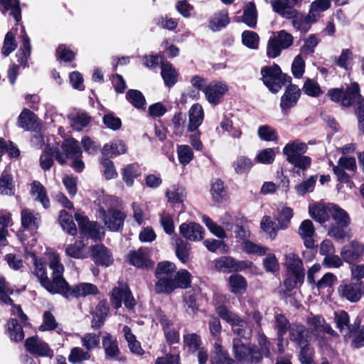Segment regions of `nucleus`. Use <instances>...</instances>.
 <instances>
[{
	"instance_id": "1",
	"label": "nucleus",
	"mask_w": 364,
	"mask_h": 364,
	"mask_svg": "<svg viewBox=\"0 0 364 364\" xmlns=\"http://www.w3.org/2000/svg\"><path fill=\"white\" fill-rule=\"evenodd\" d=\"M23 243L26 255L32 258V262L35 266L33 274L41 286L52 294L62 292L63 289L61 285L62 284H65V279L63 277L64 267L60 262L58 254L54 252H49L47 254L49 267L52 270V279H50L47 274L46 264L41 259H38L36 257L38 252L36 249H33L36 243V239L33 237L27 243L25 242H23Z\"/></svg>"
},
{
	"instance_id": "2",
	"label": "nucleus",
	"mask_w": 364,
	"mask_h": 364,
	"mask_svg": "<svg viewBox=\"0 0 364 364\" xmlns=\"http://www.w3.org/2000/svg\"><path fill=\"white\" fill-rule=\"evenodd\" d=\"M155 274L158 279L156 293H171L177 288H187L191 284V274L186 269L176 272V265L168 261L159 262Z\"/></svg>"
},
{
	"instance_id": "3",
	"label": "nucleus",
	"mask_w": 364,
	"mask_h": 364,
	"mask_svg": "<svg viewBox=\"0 0 364 364\" xmlns=\"http://www.w3.org/2000/svg\"><path fill=\"white\" fill-rule=\"evenodd\" d=\"M218 315L227 323L231 325L234 334L243 338H248L251 335V330L247 328V322L237 314L230 311L224 305L215 306Z\"/></svg>"
},
{
	"instance_id": "4",
	"label": "nucleus",
	"mask_w": 364,
	"mask_h": 364,
	"mask_svg": "<svg viewBox=\"0 0 364 364\" xmlns=\"http://www.w3.org/2000/svg\"><path fill=\"white\" fill-rule=\"evenodd\" d=\"M327 95L333 102H340L343 107H346L356 103L362 97L357 82H352L346 87L345 92L339 88H331L328 91Z\"/></svg>"
},
{
	"instance_id": "5",
	"label": "nucleus",
	"mask_w": 364,
	"mask_h": 364,
	"mask_svg": "<svg viewBox=\"0 0 364 364\" xmlns=\"http://www.w3.org/2000/svg\"><path fill=\"white\" fill-rule=\"evenodd\" d=\"M293 43L294 37L291 33L284 30L279 31L269 39L267 54L269 58H277L282 50L289 48Z\"/></svg>"
},
{
	"instance_id": "6",
	"label": "nucleus",
	"mask_w": 364,
	"mask_h": 364,
	"mask_svg": "<svg viewBox=\"0 0 364 364\" xmlns=\"http://www.w3.org/2000/svg\"><path fill=\"white\" fill-rule=\"evenodd\" d=\"M262 80L269 91L277 93L284 84V75L279 65L264 67L261 70Z\"/></svg>"
},
{
	"instance_id": "7",
	"label": "nucleus",
	"mask_w": 364,
	"mask_h": 364,
	"mask_svg": "<svg viewBox=\"0 0 364 364\" xmlns=\"http://www.w3.org/2000/svg\"><path fill=\"white\" fill-rule=\"evenodd\" d=\"M232 353L239 361L257 363L261 359V353L255 346H246L237 338L232 341Z\"/></svg>"
},
{
	"instance_id": "8",
	"label": "nucleus",
	"mask_w": 364,
	"mask_h": 364,
	"mask_svg": "<svg viewBox=\"0 0 364 364\" xmlns=\"http://www.w3.org/2000/svg\"><path fill=\"white\" fill-rule=\"evenodd\" d=\"M14 293V288L6 281L3 276H0V301L6 305H11V314L18 316L25 326L28 320L27 316L23 312L19 305L13 304L10 295Z\"/></svg>"
},
{
	"instance_id": "9",
	"label": "nucleus",
	"mask_w": 364,
	"mask_h": 364,
	"mask_svg": "<svg viewBox=\"0 0 364 364\" xmlns=\"http://www.w3.org/2000/svg\"><path fill=\"white\" fill-rule=\"evenodd\" d=\"M215 269L220 272L230 273L232 272L242 271L250 268L252 262L245 260L238 261L230 256H223L213 261Z\"/></svg>"
},
{
	"instance_id": "10",
	"label": "nucleus",
	"mask_w": 364,
	"mask_h": 364,
	"mask_svg": "<svg viewBox=\"0 0 364 364\" xmlns=\"http://www.w3.org/2000/svg\"><path fill=\"white\" fill-rule=\"evenodd\" d=\"M110 301L116 309L122 306V301L127 308L132 309L135 306V300L127 285L125 283L119 282L111 294Z\"/></svg>"
},
{
	"instance_id": "11",
	"label": "nucleus",
	"mask_w": 364,
	"mask_h": 364,
	"mask_svg": "<svg viewBox=\"0 0 364 364\" xmlns=\"http://www.w3.org/2000/svg\"><path fill=\"white\" fill-rule=\"evenodd\" d=\"M63 291L58 292L66 298L73 296L75 298L85 297L90 295H95L98 293L97 286L91 283L82 282L70 287L68 283L65 280V284H63Z\"/></svg>"
},
{
	"instance_id": "12",
	"label": "nucleus",
	"mask_w": 364,
	"mask_h": 364,
	"mask_svg": "<svg viewBox=\"0 0 364 364\" xmlns=\"http://www.w3.org/2000/svg\"><path fill=\"white\" fill-rule=\"evenodd\" d=\"M334 320L336 323V327L339 329L341 333L346 341L350 338L352 335L358 331L360 324V321L358 318L355 319L353 323L350 324L349 316L348 313L344 311L336 312Z\"/></svg>"
},
{
	"instance_id": "13",
	"label": "nucleus",
	"mask_w": 364,
	"mask_h": 364,
	"mask_svg": "<svg viewBox=\"0 0 364 364\" xmlns=\"http://www.w3.org/2000/svg\"><path fill=\"white\" fill-rule=\"evenodd\" d=\"M228 91V85L225 82L213 80L206 85L203 93L210 104L216 105Z\"/></svg>"
},
{
	"instance_id": "14",
	"label": "nucleus",
	"mask_w": 364,
	"mask_h": 364,
	"mask_svg": "<svg viewBox=\"0 0 364 364\" xmlns=\"http://www.w3.org/2000/svg\"><path fill=\"white\" fill-rule=\"evenodd\" d=\"M61 149L63 153H60L58 148L56 152V160L60 164H65L69 158L73 159L82 156V150L79 142L73 138L64 140Z\"/></svg>"
},
{
	"instance_id": "15",
	"label": "nucleus",
	"mask_w": 364,
	"mask_h": 364,
	"mask_svg": "<svg viewBox=\"0 0 364 364\" xmlns=\"http://www.w3.org/2000/svg\"><path fill=\"white\" fill-rule=\"evenodd\" d=\"M24 345L26 350L36 356L51 358L53 355V350L48 344L38 336L28 338Z\"/></svg>"
},
{
	"instance_id": "16",
	"label": "nucleus",
	"mask_w": 364,
	"mask_h": 364,
	"mask_svg": "<svg viewBox=\"0 0 364 364\" xmlns=\"http://www.w3.org/2000/svg\"><path fill=\"white\" fill-rule=\"evenodd\" d=\"M100 217L109 230L118 231L122 228L126 215L117 209H110L107 214L103 208H100Z\"/></svg>"
},
{
	"instance_id": "17",
	"label": "nucleus",
	"mask_w": 364,
	"mask_h": 364,
	"mask_svg": "<svg viewBox=\"0 0 364 364\" xmlns=\"http://www.w3.org/2000/svg\"><path fill=\"white\" fill-rule=\"evenodd\" d=\"M75 218L80 229L81 235H87L95 240H98L102 237L100 233L101 227L96 222L89 221L87 216L80 213H75Z\"/></svg>"
},
{
	"instance_id": "18",
	"label": "nucleus",
	"mask_w": 364,
	"mask_h": 364,
	"mask_svg": "<svg viewBox=\"0 0 364 364\" xmlns=\"http://www.w3.org/2000/svg\"><path fill=\"white\" fill-rule=\"evenodd\" d=\"M340 253L346 262L353 264L360 261L364 253V245L356 241H352L343 246Z\"/></svg>"
},
{
	"instance_id": "19",
	"label": "nucleus",
	"mask_w": 364,
	"mask_h": 364,
	"mask_svg": "<svg viewBox=\"0 0 364 364\" xmlns=\"http://www.w3.org/2000/svg\"><path fill=\"white\" fill-rule=\"evenodd\" d=\"M301 96V90L298 86L290 85L281 97L280 107L282 112H287L294 107Z\"/></svg>"
},
{
	"instance_id": "20",
	"label": "nucleus",
	"mask_w": 364,
	"mask_h": 364,
	"mask_svg": "<svg viewBox=\"0 0 364 364\" xmlns=\"http://www.w3.org/2000/svg\"><path fill=\"white\" fill-rule=\"evenodd\" d=\"M149 253L147 248L141 247L137 250L129 252L128 259L129 262L135 267L150 268L153 267L154 263L149 259Z\"/></svg>"
},
{
	"instance_id": "21",
	"label": "nucleus",
	"mask_w": 364,
	"mask_h": 364,
	"mask_svg": "<svg viewBox=\"0 0 364 364\" xmlns=\"http://www.w3.org/2000/svg\"><path fill=\"white\" fill-rule=\"evenodd\" d=\"M179 231L183 237L191 241H199L203 238V228L195 223H182Z\"/></svg>"
},
{
	"instance_id": "22",
	"label": "nucleus",
	"mask_w": 364,
	"mask_h": 364,
	"mask_svg": "<svg viewBox=\"0 0 364 364\" xmlns=\"http://www.w3.org/2000/svg\"><path fill=\"white\" fill-rule=\"evenodd\" d=\"M91 256L96 264L109 266L112 262V256L108 249L104 245H97L91 247Z\"/></svg>"
},
{
	"instance_id": "23",
	"label": "nucleus",
	"mask_w": 364,
	"mask_h": 364,
	"mask_svg": "<svg viewBox=\"0 0 364 364\" xmlns=\"http://www.w3.org/2000/svg\"><path fill=\"white\" fill-rule=\"evenodd\" d=\"M315 230L313 223L310 220H305L299 225L298 233L304 240L306 248H313L315 245L314 239Z\"/></svg>"
},
{
	"instance_id": "24",
	"label": "nucleus",
	"mask_w": 364,
	"mask_h": 364,
	"mask_svg": "<svg viewBox=\"0 0 364 364\" xmlns=\"http://www.w3.org/2000/svg\"><path fill=\"white\" fill-rule=\"evenodd\" d=\"M307 149V145L305 143L295 140L287 143L282 151L287 157V161L289 162L299 155L305 154Z\"/></svg>"
},
{
	"instance_id": "25",
	"label": "nucleus",
	"mask_w": 364,
	"mask_h": 364,
	"mask_svg": "<svg viewBox=\"0 0 364 364\" xmlns=\"http://www.w3.org/2000/svg\"><path fill=\"white\" fill-rule=\"evenodd\" d=\"M102 347L105 353V358L107 360L117 358L120 350L117 338L109 333H105L102 340Z\"/></svg>"
},
{
	"instance_id": "26",
	"label": "nucleus",
	"mask_w": 364,
	"mask_h": 364,
	"mask_svg": "<svg viewBox=\"0 0 364 364\" xmlns=\"http://www.w3.org/2000/svg\"><path fill=\"white\" fill-rule=\"evenodd\" d=\"M309 213L314 220L323 223L329 219L330 203L328 205L322 203H313L309 206Z\"/></svg>"
},
{
	"instance_id": "27",
	"label": "nucleus",
	"mask_w": 364,
	"mask_h": 364,
	"mask_svg": "<svg viewBox=\"0 0 364 364\" xmlns=\"http://www.w3.org/2000/svg\"><path fill=\"white\" fill-rule=\"evenodd\" d=\"M339 295L351 302H356L361 297L360 287L358 284H343L338 289Z\"/></svg>"
},
{
	"instance_id": "28",
	"label": "nucleus",
	"mask_w": 364,
	"mask_h": 364,
	"mask_svg": "<svg viewBox=\"0 0 364 364\" xmlns=\"http://www.w3.org/2000/svg\"><path fill=\"white\" fill-rule=\"evenodd\" d=\"M271 5L273 10L284 18L289 19L294 16L293 0H272Z\"/></svg>"
},
{
	"instance_id": "29",
	"label": "nucleus",
	"mask_w": 364,
	"mask_h": 364,
	"mask_svg": "<svg viewBox=\"0 0 364 364\" xmlns=\"http://www.w3.org/2000/svg\"><path fill=\"white\" fill-rule=\"evenodd\" d=\"M285 266L289 274H296L299 278L304 275L303 262L299 257L293 252L286 255Z\"/></svg>"
},
{
	"instance_id": "30",
	"label": "nucleus",
	"mask_w": 364,
	"mask_h": 364,
	"mask_svg": "<svg viewBox=\"0 0 364 364\" xmlns=\"http://www.w3.org/2000/svg\"><path fill=\"white\" fill-rule=\"evenodd\" d=\"M18 122L21 128L26 130H36L40 127L37 116L28 109L21 112Z\"/></svg>"
},
{
	"instance_id": "31",
	"label": "nucleus",
	"mask_w": 364,
	"mask_h": 364,
	"mask_svg": "<svg viewBox=\"0 0 364 364\" xmlns=\"http://www.w3.org/2000/svg\"><path fill=\"white\" fill-rule=\"evenodd\" d=\"M189 124L188 129L190 132L196 131L202 124L204 119V112L202 106L198 103L194 104L188 111Z\"/></svg>"
},
{
	"instance_id": "32",
	"label": "nucleus",
	"mask_w": 364,
	"mask_h": 364,
	"mask_svg": "<svg viewBox=\"0 0 364 364\" xmlns=\"http://www.w3.org/2000/svg\"><path fill=\"white\" fill-rule=\"evenodd\" d=\"M289 338L293 342L302 345L311 338L309 330L299 324H293L289 328Z\"/></svg>"
},
{
	"instance_id": "33",
	"label": "nucleus",
	"mask_w": 364,
	"mask_h": 364,
	"mask_svg": "<svg viewBox=\"0 0 364 364\" xmlns=\"http://www.w3.org/2000/svg\"><path fill=\"white\" fill-rule=\"evenodd\" d=\"M22 47L18 50L16 58L18 63L23 68L27 66L28 59L31 55L30 38L23 27L21 29Z\"/></svg>"
},
{
	"instance_id": "34",
	"label": "nucleus",
	"mask_w": 364,
	"mask_h": 364,
	"mask_svg": "<svg viewBox=\"0 0 364 364\" xmlns=\"http://www.w3.org/2000/svg\"><path fill=\"white\" fill-rule=\"evenodd\" d=\"M165 196L169 203H182L186 198V191L183 186L176 183L166 189Z\"/></svg>"
},
{
	"instance_id": "35",
	"label": "nucleus",
	"mask_w": 364,
	"mask_h": 364,
	"mask_svg": "<svg viewBox=\"0 0 364 364\" xmlns=\"http://www.w3.org/2000/svg\"><path fill=\"white\" fill-rule=\"evenodd\" d=\"M230 291L235 294H243L247 288V282L241 274H233L228 279Z\"/></svg>"
},
{
	"instance_id": "36",
	"label": "nucleus",
	"mask_w": 364,
	"mask_h": 364,
	"mask_svg": "<svg viewBox=\"0 0 364 364\" xmlns=\"http://www.w3.org/2000/svg\"><path fill=\"white\" fill-rule=\"evenodd\" d=\"M161 75L165 85L171 87L177 82L178 73L172 64L166 62L161 64Z\"/></svg>"
},
{
	"instance_id": "37",
	"label": "nucleus",
	"mask_w": 364,
	"mask_h": 364,
	"mask_svg": "<svg viewBox=\"0 0 364 364\" xmlns=\"http://www.w3.org/2000/svg\"><path fill=\"white\" fill-rule=\"evenodd\" d=\"M40 223L41 217L38 213L29 209L21 211V224L24 228L37 229Z\"/></svg>"
},
{
	"instance_id": "38",
	"label": "nucleus",
	"mask_w": 364,
	"mask_h": 364,
	"mask_svg": "<svg viewBox=\"0 0 364 364\" xmlns=\"http://www.w3.org/2000/svg\"><path fill=\"white\" fill-rule=\"evenodd\" d=\"M328 234L330 237L340 242H343L352 237L350 230L348 228V226L338 224L331 225L328 228Z\"/></svg>"
},
{
	"instance_id": "39",
	"label": "nucleus",
	"mask_w": 364,
	"mask_h": 364,
	"mask_svg": "<svg viewBox=\"0 0 364 364\" xmlns=\"http://www.w3.org/2000/svg\"><path fill=\"white\" fill-rule=\"evenodd\" d=\"M330 215L336 224L348 226L350 223V219L348 213L336 204L330 203Z\"/></svg>"
},
{
	"instance_id": "40",
	"label": "nucleus",
	"mask_w": 364,
	"mask_h": 364,
	"mask_svg": "<svg viewBox=\"0 0 364 364\" xmlns=\"http://www.w3.org/2000/svg\"><path fill=\"white\" fill-rule=\"evenodd\" d=\"M127 151L125 143L120 139H114L111 143L104 145L102 153L105 156H118Z\"/></svg>"
},
{
	"instance_id": "41",
	"label": "nucleus",
	"mask_w": 364,
	"mask_h": 364,
	"mask_svg": "<svg viewBox=\"0 0 364 364\" xmlns=\"http://www.w3.org/2000/svg\"><path fill=\"white\" fill-rule=\"evenodd\" d=\"M31 193L45 208L49 206V199L47 197L46 188L39 181H34L31 183Z\"/></svg>"
},
{
	"instance_id": "42",
	"label": "nucleus",
	"mask_w": 364,
	"mask_h": 364,
	"mask_svg": "<svg viewBox=\"0 0 364 364\" xmlns=\"http://www.w3.org/2000/svg\"><path fill=\"white\" fill-rule=\"evenodd\" d=\"M6 333L9 338L15 342H20L24 338L22 326L14 318L9 319L7 322Z\"/></svg>"
},
{
	"instance_id": "43",
	"label": "nucleus",
	"mask_w": 364,
	"mask_h": 364,
	"mask_svg": "<svg viewBox=\"0 0 364 364\" xmlns=\"http://www.w3.org/2000/svg\"><path fill=\"white\" fill-rule=\"evenodd\" d=\"M108 311L109 307L107 301L105 300L100 301L96 307V311L92 321V328H98L103 325Z\"/></svg>"
},
{
	"instance_id": "44",
	"label": "nucleus",
	"mask_w": 364,
	"mask_h": 364,
	"mask_svg": "<svg viewBox=\"0 0 364 364\" xmlns=\"http://www.w3.org/2000/svg\"><path fill=\"white\" fill-rule=\"evenodd\" d=\"M331 6V0H316L311 4L309 11V18L313 21H318L321 13L328 9Z\"/></svg>"
},
{
	"instance_id": "45",
	"label": "nucleus",
	"mask_w": 364,
	"mask_h": 364,
	"mask_svg": "<svg viewBox=\"0 0 364 364\" xmlns=\"http://www.w3.org/2000/svg\"><path fill=\"white\" fill-rule=\"evenodd\" d=\"M308 324L314 331H323L331 336L336 335V331L328 324L325 323L324 319L321 316H316L309 318Z\"/></svg>"
},
{
	"instance_id": "46",
	"label": "nucleus",
	"mask_w": 364,
	"mask_h": 364,
	"mask_svg": "<svg viewBox=\"0 0 364 364\" xmlns=\"http://www.w3.org/2000/svg\"><path fill=\"white\" fill-rule=\"evenodd\" d=\"M242 19L244 23L250 28H255L257 21V11L255 4L248 2L243 9Z\"/></svg>"
},
{
	"instance_id": "47",
	"label": "nucleus",
	"mask_w": 364,
	"mask_h": 364,
	"mask_svg": "<svg viewBox=\"0 0 364 364\" xmlns=\"http://www.w3.org/2000/svg\"><path fill=\"white\" fill-rule=\"evenodd\" d=\"M184 348L190 353H194L201 348L200 336L195 333H188L183 335Z\"/></svg>"
},
{
	"instance_id": "48",
	"label": "nucleus",
	"mask_w": 364,
	"mask_h": 364,
	"mask_svg": "<svg viewBox=\"0 0 364 364\" xmlns=\"http://www.w3.org/2000/svg\"><path fill=\"white\" fill-rule=\"evenodd\" d=\"M291 18L294 28L302 33L307 32L311 27V24L316 21L309 18V14L307 16L299 14L296 11H295L294 16Z\"/></svg>"
},
{
	"instance_id": "49",
	"label": "nucleus",
	"mask_w": 364,
	"mask_h": 364,
	"mask_svg": "<svg viewBox=\"0 0 364 364\" xmlns=\"http://www.w3.org/2000/svg\"><path fill=\"white\" fill-rule=\"evenodd\" d=\"M86 244L81 240H77L75 243L69 245L65 248V253L68 256L75 259H83L87 257L85 250Z\"/></svg>"
},
{
	"instance_id": "50",
	"label": "nucleus",
	"mask_w": 364,
	"mask_h": 364,
	"mask_svg": "<svg viewBox=\"0 0 364 364\" xmlns=\"http://www.w3.org/2000/svg\"><path fill=\"white\" fill-rule=\"evenodd\" d=\"M229 22L228 11L223 10L214 14L210 21L209 28L213 31H217L226 26Z\"/></svg>"
},
{
	"instance_id": "51",
	"label": "nucleus",
	"mask_w": 364,
	"mask_h": 364,
	"mask_svg": "<svg viewBox=\"0 0 364 364\" xmlns=\"http://www.w3.org/2000/svg\"><path fill=\"white\" fill-rule=\"evenodd\" d=\"M59 223L63 230L69 235H75L77 233V228L73 216L66 210H63L60 212Z\"/></svg>"
},
{
	"instance_id": "52",
	"label": "nucleus",
	"mask_w": 364,
	"mask_h": 364,
	"mask_svg": "<svg viewBox=\"0 0 364 364\" xmlns=\"http://www.w3.org/2000/svg\"><path fill=\"white\" fill-rule=\"evenodd\" d=\"M171 243L176 245V254L177 257L183 263L186 262L188 259L191 249L190 245L176 236L171 238Z\"/></svg>"
},
{
	"instance_id": "53",
	"label": "nucleus",
	"mask_w": 364,
	"mask_h": 364,
	"mask_svg": "<svg viewBox=\"0 0 364 364\" xmlns=\"http://www.w3.org/2000/svg\"><path fill=\"white\" fill-rule=\"evenodd\" d=\"M293 216V210L285 205H282L278 208V214L277 215V220L280 229H286Z\"/></svg>"
},
{
	"instance_id": "54",
	"label": "nucleus",
	"mask_w": 364,
	"mask_h": 364,
	"mask_svg": "<svg viewBox=\"0 0 364 364\" xmlns=\"http://www.w3.org/2000/svg\"><path fill=\"white\" fill-rule=\"evenodd\" d=\"M57 148H53L50 145H47L43 154L40 157V165L41 168L46 171L51 168L53 164V156L56 158Z\"/></svg>"
},
{
	"instance_id": "55",
	"label": "nucleus",
	"mask_w": 364,
	"mask_h": 364,
	"mask_svg": "<svg viewBox=\"0 0 364 364\" xmlns=\"http://www.w3.org/2000/svg\"><path fill=\"white\" fill-rule=\"evenodd\" d=\"M276 328L277 330V336L279 339V350L283 351L282 348V340L283 336L287 332V329H289L291 326L289 325V322L287 318L282 314H277L275 316Z\"/></svg>"
},
{
	"instance_id": "56",
	"label": "nucleus",
	"mask_w": 364,
	"mask_h": 364,
	"mask_svg": "<svg viewBox=\"0 0 364 364\" xmlns=\"http://www.w3.org/2000/svg\"><path fill=\"white\" fill-rule=\"evenodd\" d=\"M354 58V55L351 49L346 48L341 50V54L335 57L334 63L338 67L348 70L350 67V63Z\"/></svg>"
},
{
	"instance_id": "57",
	"label": "nucleus",
	"mask_w": 364,
	"mask_h": 364,
	"mask_svg": "<svg viewBox=\"0 0 364 364\" xmlns=\"http://www.w3.org/2000/svg\"><path fill=\"white\" fill-rule=\"evenodd\" d=\"M317 179V176H311L307 179L297 184L294 188L297 195L304 196L307 193L313 192Z\"/></svg>"
},
{
	"instance_id": "58",
	"label": "nucleus",
	"mask_w": 364,
	"mask_h": 364,
	"mask_svg": "<svg viewBox=\"0 0 364 364\" xmlns=\"http://www.w3.org/2000/svg\"><path fill=\"white\" fill-rule=\"evenodd\" d=\"M213 360H216L218 362H225L226 364H232L234 362L233 360L229 357L228 352L218 342L214 343V348L211 355V363H213Z\"/></svg>"
},
{
	"instance_id": "59",
	"label": "nucleus",
	"mask_w": 364,
	"mask_h": 364,
	"mask_svg": "<svg viewBox=\"0 0 364 364\" xmlns=\"http://www.w3.org/2000/svg\"><path fill=\"white\" fill-rule=\"evenodd\" d=\"M242 250L249 255H265L269 250L268 247L257 245L247 240L241 245Z\"/></svg>"
},
{
	"instance_id": "60",
	"label": "nucleus",
	"mask_w": 364,
	"mask_h": 364,
	"mask_svg": "<svg viewBox=\"0 0 364 364\" xmlns=\"http://www.w3.org/2000/svg\"><path fill=\"white\" fill-rule=\"evenodd\" d=\"M161 323L163 326L166 341L169 344L178 343L180 338L178 331L171 326L170 323L166 318H161Z\"/></svg>"
},
{
	"instance_id": "61",
	"label": "nucleus",
	"mask_w": 364,
	"mask_h": 364,
	"mask_svg": "<svg viewBox=\"0 0 364 364\" xmlns=\"http://www.w3.org/2000/svg\"><path fill=\"white\" fill-rule=\"evenodd\" d=\"M127 100L136 109H144L146 100L144 95L137 90H130L127 93Z\"/></svg>"
},
{
	"instance_id": "62",
	"label": "nucleus",
	"mask_w": 364,
	"mask_h": 364,
	"mask_svg": "<svg viewBox=\"0 0 364 364\" xmlns=\"http://www.w3.org/2000/svg\"><path fill=\"white\" fill-rule=\"evenodd\" d=\"M0 193L9 196L14 193L13 178L6 171H4L0 177Z\"/></svg>"
},
{
	"instance_id": "63",
	"label": "nucleus",
	"mask_w": 364,
	"mask_h": 364,
	"mask_svg": "<svg viewBox=\"0 0 364 364\" xmlns=\"http://www.w3.org/2000/svg\"><path fill=\"white\" fill-rule=\"evenodd\" d=\"M177 155L180 164L183 166L188 165L193 159V151L188 145H178Z\"/></svg>"
},
{
	"instance_id": "64",
	"label": "nucleus",
	"mask_w": 364,
	"mask_h": 364,
	"mask_svg": "<svg viewBox=\"0 0 364 364\" xmlns=\"http://www.w3.org/2000/svg\"><path fill=\"white\" fill-rule=\"evenodd\" d=\"M90 122V116L85 112H78L70 117V124L77 131H80L87 127Z\"/></svg>"
}]
</instances>
